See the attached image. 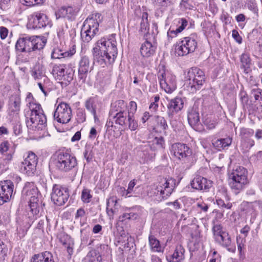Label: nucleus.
<instances>
[{
  "instance_id": "obj_1",
  "label": "nucleus",
  "mask_w": 262,
  "mask_h": 262,
  "mask_svg": "<svg viewBox=\"0 0 262 262\" xmlns=\"http://www.w3.org/2000/svg\"><path fill=\"white\" fill-rule=\"evenodd\" d=\"M115 36L116 34H113L107 37H102L96 42L92 51L94 61L100 65L106 62H114L118 54Z\"/></svg>"
},
{
  "instance_id": "obj_2",
  "label": "nucleus",
  "mask_w": 262,
  "mask_h": 262,
  "mask_svg": "<svg viewBox=\"0 0 262 262\" xmlns=\"http://www.w3.org/2000/svg\"><path fill=\"white\" fill-rule=\"evenodd\" d=\"M47 42L43 36H31L19 38L15 45L17 51L20 52H30L42 49Z\"/></svg>"
},
{
  "instance_id": "obj_3",
  "label": "nucleus",
  "mask_w": 262,
  "mask_h": 262,
  "mask_svg": "<svg viewBox=\"0 0 262 262\" xmlns=\"http://www.w3.org/2000/svg\"><path fill=\"white\" fill-rule=\"evenodd\" d=\"M101 14H92L84 20L81 30V37L83 41L90 42L98 32Z\"/></svg>"
},
{
  "instance_id": "obj_4",
  "label": "nucleus",
  "mask_w": 262,
  "mask_h": 262,
  "mask_svg": "<svg viewBox=\"0 0 262 262\" xmlns=\"http://www.w3.org/2000/svg\"><path fill=\"white\" fill-rule=\"evenodd\" d=\"M229 178L230 187L237 194L248 183L247 170L243 167L238 166L233 169Z\"/></svg>"
},
{
  "instance_id": "obj_5",
  "label": "nucleus",
  "mask_w": 262,
  "mask_h": 262,
  "mask_svg": "<svg viewBox=\"0 0 262 262\" xmlns=\"http://www.w3.org/2000/svg\"><path fill=\"white\" fill-rule=\"evenodd\" d=\"M204 72L196 67L191 68L185 77V83L191 93L200 90L205 81Z\"/></svg>"
},
{
  "instance_id": "obj_6",
  "label": "nucleus",
  "mask_w": 262,
  "mask_h": 262,
  "mask_svg": "<svg viewBox=\"0 0 262 262\" xmlns=\"http://www.w3.org/2000/svg\"><path fill=\"white\" fill-rule=\"evenodd\" d=\"M53 163L56 169L66 172L71 170L77 165L75 157L64 152H59L54 155Z\"/></svg>"
},
{
  "instance_id": "obj_7",
  "label": "nucleus",
  "mask_w": 262,
  "mask_h": 262,
  "mask_svg": "<svg viewBox=\"0 0 262 262\" xmlns=\"http://www.w3.org/2000/svg\"><path fill=\"white\" fill-rule=\"evenodd\" d=\"M198 46L196 37L194 35L183 37L175 45L174 51L178 56H183L195 51Z\"/></svg>"
},
{
  "instance_id": "obj_8",
  "label": "nucleus",
  "mask_w": 262,
  "mask_h": 262,
  "mask_svg": "<svg viewBox=\"0 0 262 262\" xmlns=\"http://www.w3.org/2000/svg\"><path fill=\"white\" fill-rule=\"evenodd\" d=\"M51 73L57 80L61 81V83L69 84L73 79L74 72L64 64H50Z\"/></svg>"
},
{
  "instance_id": "obj_9",
  "label": "nucleus",
  "mask_w": 262,
  "mask_h": 262,
  "mask_svg": "<svg viewBox=\"0 0 262 262\" xmlns=\"http://www.w3.org/2000/svg\"><path fill=\"white\" fill-rule=\"evenodd\" d=\"M161 88L167 93H171L176 88V77L163 68L159 70L157 74Z\"/></svg>"
},
{
  "instance_id": "obj_10",
  "label": "nucleus",
  "mask_w": 262,
  "mask_h": 262,
  "mask_svg": "<svg viewBox=\"0 0 262 262\" xmlns=\"http://www.w3.org/2000/svg\"><path fill=\"white\" fill-rule=\"evenodd\" d=\"M28 27L30 29H37L47 26L51 27V20L44 13L35 12L28 17Z\"/></svg>"
},
{
  "instance_id": "obj_11",
  "label": "nucleus",
  "mask_w": 262,
  "mask_h": 262,
  "mask_svg": "<svg viewBox=\"0 0 262 262\" xmlns=\"http://www.w3.org/2000/svg\"><path fill=\"white\" fill-rule=\"evenodd\" d=\"M27 127L32 130H42L47 126V118L43 112L38 114L29 115L26 117Z\"/></svg>"
},
{
  "instance_id": "obj_12",
  "label": "nucleus",
  "mask_w": 262,
  "mask_h": 262,
  "mask_svg": "<svg viewBox=\"0 0 262 262\" xmlns=\"http://www.w3.org/2000/svg\"><path fill=\"white\" fill-rule=\"evenodd\" d=\"M37 162L38 159L36 155L32 151H29L27 157L21 162L20 170L27 176H32L36 171Z\"/></svg>"
},
{
  "instance_id": "obj_13",
  "label": "nucleus",
  "mask_w": 262,
  "mask_h": 262,
  "mask_svg": "<svg viewBox=\"0 0 262 262\" xmlns=\"http://www.w3.org/2000/svg\"><path fill=\"white\" fill-rule=\"evenodd\" d=\"M53 117L58 122L63 124L68 123L72 117L71 107L66 103H60L54 111Z\"/></svg>"
},
{
  "instance_id": "obj_14",
  "label": "nucleus",
  "mask_w": 262,
  "mask_h": 262,
  "mask_svg": "<svg viewBox=\"0 0 262 262\" xmlns=\"http://www.w3.org/2000/svg\"><path fill=\"white\" fill-rule=\"evenodd\" d=\"M125 106L124 101L119 100L116 101L112 107H117L115 111L117 113L114 115L111 113L110 115V120L113 119V121L120 125L126 124L127 120H126V114L124 111V108Z\"/></svg>"
},
{
  "instance_id": "obj_15",
  "label": "nucleus",
  "mask_w": 262,
  "mask_h": 262,
  "mask_svg": "<svg viewBox=\"0 0 262 262\" xmlns=\"http://www.w3.org/2000/svg\"><path fill=\"white\" fill-rule=\"evenodd\" d=\"M171 153L177 159L183 161H188L191 157L192 151L190 148L185 144L177 143L171 146Z\"/></svg>"
},
{
  "instance_id": "obj_16",
  "label": "nucleus",
  "mask_w": 262,
  "mask_h": 262,
  "mask_svg": "<svg viewBox=\"0 0 262 262\" xmlns=\"http://www.w3.org/2000/svg\"><path fill=\"white\" fill-rule=\"evenodd\" d=\"M91 69L89 57L85 55L81 56L78 64V79L82 83H85Z\"/></svg>"
},
{
  "instance_id": "obj_17",
  "label": "nucleus",
  "mask_w": 262,
  "mask_h": 262,
  "mask_svg": "<svg viewBox=\"0 0 262 262\" xmlns=\"http://www.w3.org/2000/svg\"><path fill=\"white\" fill-rule=\"evenodd\" d=\"M188 25L187 20L184 18L174 20L172 25L167 31V35L169 41L177 36Z\"/></svg>"
},
{
  "instance_id": "obj_18",
  "label": "nucleus",
  "mask_w": 262,
  "mask_h": 262,
  "mask_svg": "<svg viewBox=\"0 0 262 262\" xmlns=\"http://www.w3.org/2000/svg\"><path fill=\"white\" fill-rule=\"evenodd\" d=\"M163 181L164 183L162 184V185L157 187L158 192L157 195H159L158 192H159L160 195H165L168 196L173 191L175 185L174 180L172 178L164 179Z\"/></svg>"
},
{
  "instance_id": "obj_19",
  "label": "nucleus",
  "mask_w": 262,
  "mask_h": 262,
  "mask_svg": "<svg viewBox=\"0 0 262 262\" xmlns=\"http://www.w3.org/2000/svg\"><path fill=\"white\" fill-rule=\"evenodd\" d=\"M191 185L194 189L206 191L211 187V182L200 176H196L192 181Z\"/></svg>"
},
{
  "instance_id": "obj_20",
  "label": "nucleus",
  "mask_w": 262,
  "mask_h": 262,
  "mask_svg": "<svg viewBox=\"0 0 262 262\" xmlns=\"http://www.w3.org/2000/svg\"><path fill=\"white\" fill-rule=\"evenodd\" d=\"M184 102L181 98H175L171 99L167 105V114L169 117H172L174 114L181 110L183 107Z\"/></svg>"
},
{
  "instance_id": "obj_21",
  "label": "nucleus",
  "mask_w": 262,
  "mask_h": 262,
  "mask_svg": "<svg viewBox=\"0 0 262 262\" xmlns=\"http://www.w3.org/2000/svg\"><path fill=\"white\" fill-rule=\"evenodd\" d=\"M215 241L222 246L226 247L228 251L231 252H234L235 251V245L231 244V237L228 233L224 231L215 238Z\"/></svg>"
},
{
  "instance_id": "obj_22",
  "label": "nucleus",
  "mask_w": 262,
  "mask_h": 262,
  "mask_svg": "<svg viewBox=\"0 0 262 262\" xmlns=\"http://www.w3.org/2000/svg\"><path fill=\"white\" fill-rule=\"evenodd\" d=\"M21 100L20 96L17 94L11 96L9 101V113L10 115L17 114L20 111Z\"/></svg>"
},
{
  "instance_id": "obj_23",
  "label": "nucleus",
  "mask_w": 262,
  "mask_h": 262,
  "mask_svg": "<svg viewBox=\"0 0 262 262\" xmlns=\"http://www.w3.org/2000/svg\"><path fill=\"white\" fill-rule=\"evenodd\" d=\"M156 153L152 147H150L149 145H145V148L139 153V162L141 164H144L151 161L154 159Z\"/></svg>"
},
{
  "instance_id": "obj_24",
  "label": "nucleus",
  "mask_w": 262,
  "mask_h": 262,
  "mask_svg": "<svg viewBox=\"0 0 262 262\" xmlns=\"http://www.w3.org/2000/svg\"><path fill=\"white\" fill-rule=\"evenodd\" d=\"M185 249L181 245L176 247L173 253L166 256L168 262H183L184 260Z\"/></svg>"
},
{
  "instance_id": "obj_25",
  "label": "nucleus",
  "mask_w": 262,
  "mask_h": 262,
  "mask_svg": "<svg viewBox=\"0 0 262 262\" xmlns=\"http://www.w3.org/2000/svg\"><path fill=\"white\" fill-rule=\"evenodd\" d=\"M157 46L148 40H146L140 48V52L143 57H149L152 56L156 51Z\"/></svg>"
},
{
  "instance_id": "obj_26",
  "label": "nucleus",
  "mask_w": 262,
  "mask_h": 262,
  "mask_svg": "<svg viewBox=\"0 0 262 262\" xmlns=\"http://www.w3.org/2000/svg\"><path fill=\"white\" fill-rule=\"evenodd\" d=\"M31 262H55V261L52 253L46 251L34 254L31 259Z\"/></svg>"
},
{
  "instance_id": "obj_27",
  "label": "nucleus",
  "mask_w": 262,
  "mask_h": 262,
  "mask_svg": "<svg viewBox=\"0 0 262 262\" xmlns=\"http://www.w3.org/2000/svg\"><path fill=\"white\" fill-rule=\"evenodd\" d=\"M211 143L214 148L221 151L231 145L232 138L228 137L226 138L214 139L212 140Z\"/></svg>"
},
{
  "instance_id": "obj_28",
  "label": "nucleus",
  "mask_w": 262,
  "mask_h": 262,
  "mask_svg": "<svg viewBox=\"0 0 262 262\" xmlns=\"http://www.w3.org/2000/svg\"><path fill=\"white\" fill-rule=\"evenodd\" d=\"M13 184L10 181L0 182V196H12L13 192Z\"/></svg>"
},
{
  "instance_id": "obj_29",
  "label": "nucleus",
  "mask_w": 262,
  "mask_h": 262,
  "mask_svg": "<svg viewBox=\"0 0 262 262\" xmlns=\"http://www.w3.org/2000/svg\"><path fill=\"white\" fill-rule=\"evenodd\" d=\"M76 52L75 49H73L68 51H64L60 48H54L51 54V58L52 59H60L68 57H71Z\"/></svg>"
},
{
  "instance_id": "obj_30",
  "label": "nucleus",
  "mask_w": 262,
  "mask_h": 262,
  "mask_svg": "<svg viewBox=\"0 0 262 262\" xmlns=\"http://www.w3.org/2000/svg\"><path fill=\"white\" fill-rule=\"evenodd\" d=\"M31 75L35 80L42 79L43 81H49V78L45 74L43 67L42 64H36L32 71Z\"/></svg>"
},
{
  "instance_id": "obj_31",
  "label": "nucleus",
  "mask_w": 262,
  "mask_h": 262,
  "mask_svg": "<svg viewBox=\"0 0 262 262\" xmlns=\"http://www.w3.org/2000/svg\"><path fill=\"white\" fill-rule=\"evenodd\" d=\"M38 192L37 188L32 182H27L22 190V194L26 196H35Z\"/></svg>"
},
{
  "instance_id": "obj_32",
  "label": "nucleus",
  "mask_w": 262,
  "mask_h": 262,
  "mask_svg": "<svg viewBox=\"0 0 262 262\" xmlns=\"http://www.w3.org/2000/svg\"><path fill=\"white\" fill-rule=\"evenodd\" d=\"M28 99L29 100L28 106L29 108V110L25 113L26 117H28L29 115H34L43 112L40 104L37 103L36 101L34 100H30L29 98H28Z\"/></svg>"
},
{
  "instance_id": "obj_33",
  "label": "nucleus",
  "mask_w": 262,
  "mask_h": 262,
  "mask_svg": "<svg viewBox=\"0 0 262 262\" xmlns=\"http://www.w3.org/2000/svg\"><path fill=\"white\" fill-rule=\"evenodd\" d=\"M70 195L69 190L68 188L58 185H54L51 194V196H69Z\"/></svg>"
},
{
  "instance_id": "obj_34",
  "label": "nucleus",
  "mask_w": 262,
  "mask_h": 262,
  "mask_svg": "<svg viewBox=\"0 0 262 262\" xmlns=\"http://www.w3.org/2000/svg\"><path fill=\"white\" fill-rule=\"evenodd\" d=\"M187 118L189 124L193 128H194L200 122L199 113L193 108L188 111Z\"/></svg>"
},
{
  "instance_id": "obj_35",
  "label": "nucleus",
  "mask_w": 262,
  "mask_h": 262,
  "mask_svg": "<svg viewBox=\"0 0 262 262\" xmlns=\"http://www.w3.org/2000/svg\"><path fill=\"white\" fill-rule=\"evenodd\" d=\"M59 12L62 17L70 19L76 15L77 10L72 6H63L59 10Z\"/></svg>"
},
{
  "instance_id": "obj_36",
  "label": "nucleus",
  "mask_w": 262,
  "mask_h": 262,
  "mask_svg": "<svg viewBox=\"0 0 262 262\" xmlns=\"http://www.w3.org/2000/svg\"><path fill=\"white\" fill-rule=\"evenodd\" d=\"M148 13L146 12H143L139 18L140 21V31L146 33L149 28V24L148 20Z\"/></svg>"
},
{
  "instance_id": "obj_37",
  "label": "nucleus",
  "mask_w": 262,
  "mask_h": 262,
  "mask_svg": "<svg viewBox=\"0 0 262 262\" xmlns=\"http://www.w3.org/2000/svg\"><path fill=\"white\" fill-rule=\"evenodd\" d=\"M84 262H101L102 257L96 250L90 251L85 257Z\"/></svg>"
},
{
  "instance_id": "obj_38",
  "label": "nucleus",
  "mask_w": 262,
  "mask_h": 262,
  "mask_svg": "<svg viewBox=\"0 0 262 262\" xmlns=\"http://www.w3.org/2000/svg\"><path fill=\"white\" fill-rule=\"evenodd\" d=\"M148 239L151 250L152 251L158 252L162 251L159 241L154 235L150 234Z\"/></svg>"
},
{
  "instance_id": "obj_39",
  "label": "nucleus",
  "mask_w": 262,
  "mask_h": 262,
  "mask_svg": "<svg viewBox=\"0 0 262 262\" xmlns=\"http://www.w3.org/2000/svg\"><path fill=\"white\" fill-rule=\"evenodd\" d=\"M85 106L88 111L90 112L94 116L95 119L96 118V105L93 98L88 99L85 102Z\"/></svg>"
},
{
  "instance_id": "obj_40",
  "label": "nucleus",
  "mask_w": 262,
  "mask_h": 262,
  "mask_svg": "<svg viewBox=\"0 0 262 262\" xmlns=\"http://www.w3.org/2000/svg\"><path fill=\"white\" fill-rule=\"evenodd\" d=\"M165 146V141L163 137H156L152 141V144L150 147H152L155 151L156 149L164 148Z\"/></svg>"
},
{
  "instance_id": "obj_41",
  "label": "nucleus",
  "mask_w": 262,
  "mask_h": 262,
  "mask_svg": "<svg viewBox=\"0 0 262 262\" xmlns=\"http://www.w3.org/2000/svg\"><path fill=\"white\" fill-rule=\"evenodd\" d=\"M93 148V147L91 144H86L85 146V150L83 155L88 162L91 161L93 158L94 154Z\"/></svg>"
},
{
  "instance_id": "obj_42",
  "label": "nucleus",
  "mask_w": 262,
  "mask_h": 262,
  "mask_svg": "<svg viewBox=\"0 0 262 262\" xmlns=\"http://www.w3.org/2000/svg\"><path fill=\"white\" fill-rule=\"evenodd\" d=\"M119 200H117L116 198H108L107 200V209H110L113 212L114 210L118 209L119 206L118 202Z\"/></svg>"
},
{
  "instance_id": "obj_43",
  "label": "nucleus",
  "mask_w": 262,
  "mask_h": 262,
  "mask_svg": "<svg viewBox=\"0 0 262 262\" xmlns=\"http://www.w3.org/2000/svg\"><path fill=\"white\" fill-rule=\"evenodd\" d=\"M240 100L244 108L248 109L250 107L248 95L246 92L241 91L239 93Z\"/></svg>"
},
{
  "instance_id": "obj_44",
  "label": "nucleus",
  "mask_w": 262,
  "mask_h": 262,
  "mask_svg": "<svg viewBox=\"0 0 262 262\" xmlns=\"http://www.w3.org/2000/svg\"><path fill=\"white\" fill-rule=\"evenodd\" d=\"M155 118L158 127H159L161 130H166L168 127V125L164 118L161 116H157L155 117Z\"/></svg>"
},
{
  "instance_id": "obj_45",
  "label": "nucleus",
  "mask_w": 262,
  "mask_h": 262,
  "mask_svg": "<svg viewBox=\"0 0 262 262\" xmlns=\"http://www.w3.org/2000/svg\"><path fill=\"white\" fill-rule=\"evenodd\" d=\"M251 92L255 100L259 103L262 109V90L260 89H253Z\"/></svg>"
},
{
  "instance_id": "obj_46",
  "label": "nucleus",
  "mask_w": 262,
  "mask_h": 262,
  "mask_svg": "<svg viewBox=\"0 0 262 262\" xmlns=\"http://www.w3.org/2000/svg\"><path fill=\"white\" fill-rule=\"evenodd\" d=\"M49 83H50L49 80V81L44 80L43 81H39L37 83V84H38L40 90L43 93V94L45 96H47L49 93L50 92V90L48 88V86L49 85Z\"/></svg>"
},
{
  "instance_id": "obj_47",
  "label": "nucleus",
  "mask_w": 262,
  "mask_h": 262,
  "mask_svg": "<svg viewBox=\"0 0 262 262\" xmlns=\"http://www.w3.org/2000/svg\"><path fill=\"white\" fill-rule=\"evenodd\" d=\"M127 124L131 130H135L138 128V124L134 116H128Z\"/></svg>"
},
{
  "instance_id": "obj_48",
  "label": "nucleus",
  "mask_w": 262,
  "mask_h": 262,
  "mask_svg": "<svg viewBox=\"0 0 262 262\" xmlns=\"http://www.w3.org/2000/svg\"><path fill=\"white\" fill-rule=\"evenodd\" d=\"M159 100L160 97L158 95H157L153 97V99L152 100V101L151 102L149 107L151 112H156L158 110Z\"/></svg>"
},
{
  "instance_id": "obj_49",
  "label": "nucleus",
  "mask_w": 262,
  "mask_h": 262,
  "mask_svg": "<svg viewBox=\"0 0 262 262\" xmlns=\"http://www.w3.org/2000/svg\"><path fill=\"white\" fill-rule=\"evenodd\" d=\"M213 226L212 227V232L214 238L217 237L219 235L222 234L224 231H223L222 226L221 224H215V221H213Z\"/></svg>"
},
{
  "instance_id": "obj_50",
  "label": "nucleus",
  "mask_w": 262,
  "mask_h": 262,
  "mask_svg": "<svg viewBox=\"0 0 262 262\" xmlns=\"http://www.w3.org/2000/svg\"><path fill=\"white\" fill-rule=\"evenodd\" d=\"M226 201L222 199L221 198H219L216 200V203L219 206L221 207H224L228 209H230L232 207V204L229 202V198H225Z\"/></svg>"
},
{
  "instance_id": "obj_51",
  "label": "nucleus",
  "mask_w": 262,
  "mask_h": 262,
  "mask_svg": "<svg viewBox=\"0 0 262 262\" xmlns=\"http://www.w3.org/2000/svg\"><path fill=\"white\" fill-rule=\"evenodd\" d=\"M38 198H33V199L30 200L29 201V207L30 208V211L32 212H34L35 213L37 212H38V204L37 203L38 200H37Z\"/></svg>"
},
{
  "instance_id": "obj_52",
  "label": "nucleus",
  "mask_w": 262,
  "mask_h": 262,
  "mask_svg": "<svg viewBox=\"0 0 262 262\" xmlns=\"http://www.w3.org/2000/svg\"><path fill=\"white\" fill-rule=\"evenodd\" d=\"M44 0H20L22 5L27 6H33L43 3Z\"/></svg>"
},
{
  "instance_id": "obj_53",
  "label": "nucleus",
  "mask_w": 262,
  "mask_h": 262,
  "mask_svg": "<svg viewBox=\"0 0 262 262\" xmlns=\"http://www.w3.org/2000/svg\"><path fill=\"white\" fill-rule=\"evenodd\" d=\"M246 6L249 10L252 11L253 13H256L257 12L258 9L255 1L247 0Z\"/></svg>"
},
{
  "instance_id": "obj_54",
  "label": "nucleus",
  "mask_w": 262,
  "mask_h": 262,
  "mask_svg": "<svg viewBox=\"0 0 262 262\" xmlns=\"http://www.w3.org/2000/svg\"><path fill=\"white\" fill-rule=\"evenodd\" d=\"M254 130L252 129L243 128L241 129L240 134L243 138H249L253 136Z\"/></svg>"
},
{
  "instance_id": "obj_55",
  "label": "nucleus",
  "mask_w": 262,
  "mask_h": 262,
  "mask_svg": "<svg viewBox=\"0 0 262 262\" xmlns=\"http://www.w3.org/2000/svg\"><path fill=\"white\" fill-rule=\"evenodd\" d=\"M241 61L245 68H248L250 63L249 55L247 53H243L241 57Z\"/></svg>"
},
{
  "instance_id": "obj_56",
  "label": "nucleus",
  "mask_w": 262,
  "mask_h": 262,
  "mask_svg": "<svg viewBox=\"0 0 262 262\" xmlns=\"http://www.w3.org/2000/svg\"><path fill=\"white\" fill-rule=\"evenodd\" d=\"M134 208H126L125 211L128 214V220H135L139 217V215L134 212Z\"/></svg>"
},
{
  "instance_id": "obj_57",
  "label": "nucleus",
  "mask_w": 262,
  "mask_h": 262,
  "mask_svg": "<svg viewBox=\"0 0 262 262\" xmlns=\"http://www.w3.org/2000/svg\"><path fill=\"white\" fill-rule=\"evenodd\" d=\"M249 207L251 208L254 211L260 210L262 211V202L260 201H255L248 204Z\"/></svg>"
},
{
  "instance_id": "obj_58",
  "label": "nucleus",
  "mask_w": 262,
  "mask_h": 262,
  "mask_svg": "<svg viewBox=\"0 0 262 262\" xmlns=\"http://www.w3.org/2000/svg\"><path fill=\"white\" fill-rule=\"evenodd\" d=\"M137 103L133 101L129 102L128 108V116H134L137 111Z\"/></svg>"
},
{
  "instance_id": "obj_59",
  "label": "nucleus",
  "mask_w": 262,
  "mask_h": 262,
  "mask_svg": "<svg viewBox=\"0 0 262 262\" xmlns=\"http://www.w3.org/2000/svg\"><path fill=\"white\" fill-rule=\"evenodd\" d=\"M68 198H51L52 201L57 206H61L68 201Z\"/></svg>"
},
{
  "instance_id": "obj_60",
  "label": "nucleus",
  "mask_w": 262,
  "mask_h": 262,
  "mask_svg": "<svg viewBox=\"0 0 262 262\" xmlns=\"http://www.w3.org/2000/svg\"><path fill=\"white\" fill-rule=\"evenodd\" d=\"M77 120L79 122L82 123L85 120L86 116L84 111L82 109H78L77 113Z\"/></svg>"
},
{
  "instance_id": "obj_61",
  "label": "nucleus",
  "mask_w": 262,
  "mask_h": 262,
  "mask_svg": "<svg viewBox=\"0 0 262 262\" xmlns=\"http://www.w3.org/2000/svg\"><path fill=\"white\" fill-rule=\"evenodd\" d=\"M135 185H136V182L135 181V180H133L129 183L128 189L126 191L125 190V189L124 187H120V189L121 191H124V193L127 194V193H130L131 192V191H132V190H133V188L134 187V186H135Z\"/></svg>"
},
{
  "instance_id": "obj_62",
  "label": "nucleus",
  "mask_w": 262,
  "mask_h": 262,
  "mask_svg": "<svg viewBox=\"0 0 262 262\" xmlns=\"http://www.w3.org/2000/svg\"><path fill=\"white\" fill-rule=\"evenodd\" d=\"M9 148V143L7 141L2 142L0 144V153L4 154L7 152Z\"/></svg>"
},
{
  "instance_id": "obj_63",
  "label": "nucleus",
  "mask_w": 262,
  "mask_h": 262,
  "mask_svg": "<svg viewBox=\"0 0 262 262\" xmlns=\"http://www.w3.org/2000/svg\"><path fill=\"white\" fill-rule=\"evenodd\" d=\"M232 36L234 40L239 44L242 42V38L239 35L238 31L236 30H233L232 31Z\"/></svg>"
},
{
  "instance_id": "obj_64",
  "label": "nucleus",
  "mask_w": 262,
  "mask_h": 262,
  "mask_svg": "<svg viewBox=\"0 0 262 262\" xmlns=\"http://www.w3.org/2000/svg\"><path fill=\"white\" fill-rule=\"evenodd\" d=\"M152 3L157 6H166L169 0H151Z\"/></svg>"
}]
</instances>
